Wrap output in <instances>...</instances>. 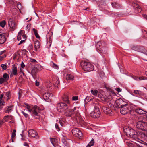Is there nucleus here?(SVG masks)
<instances>
[{
  "instance_id": "f257e3e1",
  "label": "nucleus",
  "mask_w": 147,
  "mask_h": 147,
  "mask_svg": "<svg viewBox=\"0 0 147 147\" xmlns=\"http://www.w3.org/2000/svg\"><path fill=\"white\" fill-rule=\"evenodd\" d=\"M80 110L79 107H75L71 109H69L65 112V115L69 117H76V120L78 121V119L79 120V122L83 123V121L81 120H80L81 118H80V114L79 111Z\"/></svg>"
},
{
  "instance_id": "423d86ee",
  "label": "nucleus",
  "mask_w": 147,
  "mask_h": 147,
  "mask_svg": "<svg viewBox=\"0 0 147 147\" xmlns=\"http://www.w3.org/2000/svg\"><path fill=\"white\" fill-rule=\"evenodd\" d=\"M68 106L66 103L64 102L59 103L57 104V109L58 111L61 112L65 110L68 109Z\"/></svg>"
},
{
  "instance_id": "4d7b16f0",
  "label": "nucleus",
  "mask_w": 147,
  "mask_h": 147,
  "mask_svg": "<svg viewBox=\"0 0 147 147\" xmlns=\"http://www.w3.org/2000/svg\"><path fill=\"white\" fill-rule=\"evenodd\" d=\"M63 142L64 144L66 146H67V142L65 141V140H63Z\"/></svg>"
},
{
  "instance_id": "79ce46f5",
  "label": "nucleus",
  "mask_w": 147,
  "mask_h": 147,
  "mask_svg": "<svg viewBox=\"0 0 147 147\" xmlns=\"http://www.w3.org/2000/svg\"><path fill=\"white\" fill-rule=\"evenodd\" d=\"M1 67L4 70H6L7 69V67L6 65L2 64L1 65Z\"/></svg>"
},
{
  "instance_id": "cd10ccee",
  "label": "nucleus",
  "mask_w": 147,
  "mask_h": 147,
  "mask_svg": "<svg viewBox=\"0 0 147 147\" xmlns=\"http://www.w3.org/2000/svg\"><path fill=\"white\" fill-rule=\"evenodd\" d=\"M53 84L56 87H58V85L60 84V82L59 80L57 79L56 80H54L53 82Z\"/></svg>"
},
{
  "instance_id": "7c9ffc66",
  "label": "nucleus",
  "mask_w": 147,
  "mask_h": 147,
  "mask_svg": "<svg viewBox=\"0 0 147 147\" xmlns=\"http://www.w3.org/2000/svg\"><path fill=\"white\" fill-rule=\"evenodd\" d=\"M51 66L53 68L57 69L59 68V67L58 66L55 64L53 62H51L50 63Z\"/></svg>"
},
{
  "instance_id": "412c9836",
  "label": "nucleus",
  "mask_w": 147,
  "mask_h": 147,
  "mask_svg": "<svg viewBox=\"0 0 147 147\" xmlns=\"http://www.w3.org/2000/svg\"><path fill=\"white\" fill-rule=\"evenodd\" d=\"M135 111L137 113L139 114H145L146 112L140 108H138L135 109Z\"/></svg>"
},
{
  "instance_id": "4c0bfd02",
  "label": "nucleus",
  "mask_w": 147,
  "mask_h": 147,
  "mask_svg": "<svg viewBox=\"0 0 147 147\" xmlns=\"http://www.w3.org/2000/svg\"><path fill=\"white\" fill-rule=\"evenodd\" d=\"M112 7L117 8L119 7L118 4L116 2L112 3L111 4Z\"/></svg>"
},
{
  "instance_id": "58836bf2",
  "label": "nucleus",
  "mask_w": 147,
  "mask_h": 147,
  "mask_svg": "<svg viewBox=\"0 0 147 147\" xmlns=\"http://www.w3.org/2000/svg\"><path fill=\"white\" fill-rule=\"evenodd\" d=\"M134 93L140 96L141 94V92L139 90H135L134 91Z\"/></svg>"
},
{
  "instance_id": "c756f323",
  "label": "nucleus",
  "mask_w": 147,
  "mask_h": 147,
  "mask_svg": "<svg viewBox=\"0 0 147 147\" xmlns=\"http://www.w3.org/2000/svg\"><path fill=\"white\" fill-rule=\"evenodd\" d=\"M126 144L128 147H133L135 144L134 142H126Z\"/></svg>"
},
{
  "instance_id": "7ed1b4c3",
  "label": "nucleus",
  "mask_w": 147,
  "mask_h": 147,
  "mask_svg": "<svg viewBox=\"0 0 147 147\" xmlns=\"http://www.w3.org/2000/svg\"><path fill=\"white\" fill-rule=\"evenodd\" d=\"M41 110V109L38 106L35 105L31 109H28V111L30 112H32V116H34L35 118L38 119L40 117L38 113Z\"/></svg>"
},
{
  "instance_id": "393cba45",
  "label": "nucleus",
  "mask_w": 147,
  "mask_h": 147,
  "mask_svg": "<svg viewBox=\"0 0 147 147\" xmlns=\"http://www.w3.org/2000/svg\"><path fill=\"white\" fill-rule=\"evenodd\" d=\"M38 69L36 67H34L32 69L31 71V74L32 76L35 75L37 72Z\"/></svg>"
},
{
  "instance_id": "b1692460",
  "label": "nucleus",
  "mask_w": 147,
  "mask_h": 147,
  "mask_svg": "<svg viewBox=\"0 0 147 147\" xmlns=\"http://www.w3.org/2000/svg\"><path fill=\"white\" fill-rule=\"evenodd\" d=\"M12 74L14 75H16L17 74V67L15 65H13L12 69Z\"/></svg>"
},
{
  "instance_id": "338daca9",
  "label": "nucleus",
  "mask_w": 147,
  "mask_h": 147,
  "mask_svg": "<svg viewBox=\"0 0 147 147\" xmlns=\"http://www.w3.org/2000/svg\"><path fill=\"white\" fill-rule=\"evenodd\" d=\"M3 96V94L1 95V96H0V99H1L0 102L1 101V102H2V98Z\"/></svg>"
},
{
  "instance_id": "a19ab883",
  "label": "nucleus",
  "mask_w": 147,
  "mask_h": 147,
  "mask_svg": "<svg viewBox=\"0 0 147 147\" xmlns=\"http://www.w3.org/2000/svg\"><path fill=\"white\" fill-rule=\"evenodd\" d=\"M136 79H135L137 80H143L145 79H147L145 78L144 77H141L139 78H136Z\"/></svg>"
},
{
  "instance_id": "bf43d9fd",
  "label": "nucleus",
  "mask_w": 147,
  "mask_h": 147,
  "mask_svg": "<svg viewBox=\"0 0 147 147\" xmlns=\"http://www.w3.org/2000/svg\"><path fill=\"white\" fill-rule=\"evenodd\" d=\"M116 90L118 92H119L121 91V89H120L119 88H116Z\"/></svg>"
},
{
  "instance_id": "a211bd4d",
  "label": "nucleus",
  "mask_w": 147,
  "mask_h": 147,
  "mask_svg": "<svg viewBox=\"0 0 147 147\" xmlns=\"http://www.w3.org/2000/svg\"><path fill=\"white\" fill-rule=\"evenodd\" d=\"M131 129V127H124L123 129V131L125 134L127 136L128 135H130V132Z\"/></svg>"
},
{
  "instance_id": "680f3d73",
  "label": "nucleus",
  "mask_w": 147,
  "mask_h": 147,
  "mask_svg": "<svg viewBox=\"0 0 147 147\" xmlns=\"http://www.w3.org/2000/svg\"><path fill=\"white\" fill-rule=\"evenodd\" d=\"M22 37H23V39H24V40H25L26 39V36L24 34L22 35Z\"/></svg>"
},
{
  "instance_id": "49530a36",
  "label": "nucleus",
  "mask_w": 147,
  "mask_h": 147,
  "mask_svg": "<svg viewBox=\"0 0 147 147\" xmlns=\"http://www.w3.org/2000/svg\"><path fill=\"white\" fill-rule=\"evenodd\" d=\"M55 127L57 131H59L60 130V129L59 127V125L57 124L56 123L55 124Z\"/></svg>"
},
{
  "instance_id": "f704fd0d",
  "label": "nucleus",
  "mask_w": 147,
  "mask_h": 147,
  "mask_svg": "<svg viewBox=\"0 0 147 147\" xmlns=\"http://www.w3.org/2000/svg\"><path fill=\"white\" fill-rule=\"evenodd\" d=\"M91 93L94 95L96 96L98 93V91L96 90H91Z\"/></svg>"
},
{
  "instance_id": "c03bdc74",
  "label": "nucleus",
  "mask_w": 147,
  "mask_h": 147,
  "mask_svg": "<svg viewBox=\"0 0 147 147\" xmlns=\"http://www.w3.org/2000/svg\"><path fill=\"white\" fill-rule=\"evenodd\" d=\"M6 82L3 77L0 78V84H2L4 82Z\"/></svg>"
},
{
  "instance_id": "a878e982",
  "label": "nucleus",
  "mask_w": 147,
  "mask_h": 147,
  "mask_svg": "<svg viewBox=\"0 0 147 147\" xmlns=\"http://www.w3.org/2000/svg\"><path fill=\"white\" fill-rule=\"evenodd\" d=\"M2 77L6 82L8 80L9 76L8 74H7L6 73H5L3 74Z\"/></svg>"
},
{
  "instance_id": "5701e85b",
  "label": "nucleus",
  "mask_w": 147,
  "mask_h": 147,
  "mask_svg": "<svg viewBox=\"0 0 147 147\" xmlns=\"http://www.w3.org/2000/svg\"><path fill=\"white\" fill-rule=\"evenodd\" d=\"M66 78L67 81L69 80H74V77L72 75L68 74L66 75Z\"/></svg>"
},
{
  "instance_id": "4468645a",
  "label": "nucleus",
  "mask_w": 147,
  "mask_h": 147,
  "mask_svg": "<svg viewBox=\"0 0 147 147\" xmlns=\"http://www.w3.org/2000/svg\"><path fill=\"white\" fill-rule=\"evenodd\" d=\"M52 95L49 92L45 93L43 94L44 99L47 102H49L51 99V97Z\"/></svg>"
},
{
  "instance_id": "8fccbe9b",
  "label": "nucleus",
  "mask_w": 147,
  "mask_h": 147,
  "mask_svg": "<svg viewBox=\"0 0 147 147\" xmlns=\"http://www.w3.org/2000/svg\"><path fill=\"white\" fill-rule=\"evenodd\" d=\"M143 33L144 34V37L145 38H147V32L146 31L144 30L143 32Z\"/></svg>"
},
{
  "instance_id": "f8f14e48",
  "label": "nucleus",
  "mask_w": 147,
  "mask_h": 147,
  "mask_svg": "<svg viewBox=\"0 0 147 147\" xmlns=\"http://www.w3.org/2000/svg\"><path fill=\"white\" fill-rule=\"evenodd\" d=\"M106 101L108 102V105L110 107L113 106L115 102V101L112 99V97L111 96H109L107 97Z\"/></svg>"
},
{
  "instance_id": "0eeeda50",
  "label": "nucleus",
  "mask_w": 147,
  "mask_h": 147,
  "mask_svg": "<svg viewBox=\"0 0 147 147\" xmlns=\"http://www.w3.org/2000/svg\"><path fill=\"white\" fill-rule=\"evenodd\" d=\"M136 126L139 129L147 131V123L145 122L141 121L138 122Z\"/></svg>"
},
{
  "instance_id": "f03ea898",
  "label": "nucleus",
  "mask_w": 147,
  "mask_h": 147,
  "mask_svg": "<svg viewBox=\"0 0 147 147\" xmlns=\"http://www.w3.org/2000/svg\"><path fill=\"white\" fill-rule=\"evenodd\" d=\"M82 68L85 71L90 72L94 70V67L90 63L85 61H82L81 63Z\"/></svg>"
},
{
  "instance_id": "a18cd8bd",
  "label": "nucleus",
  "mask_w": 147,
  "mask_h": 147,
  "mask_svg": "<svg viewBox=\"0 0 147 147\" xmlns=\"http://www.w3.org/2000/svg\"><path fill=\"white\" fill-rule=\"evenodd\" d=\"M100 42H98V44L96 45V49L97 50H100V51H101V49L100 48H98V46H99L100 45Z\"/></svg>"
},
{
  "instance_id": "6e6552de",
  "label": "nucleus",
  "mask_w": 147,
  "mask_h": 147,
  "mask_svg": "<svg viewBox=\"0 0 147 147\" xmlns=\"http://www.w3.org/2000/svg\"><path fill=\"white\" fill-rule=\"evenodd\" d=\"M132 49L134 50L141 52L147 55V50L143 47L139 46H134Z\"/></svg>"
},
{
  "instance_id": "5fc2aeb1",
  "label": "nucleus",
  "mask_w": 147,
  "mask_h": 147,
  "mask_svg": "<svg viewBox=\"0 0 147 147\" xmlns=\"http://www.w3.org/2000/svg\"><path fill=\"white\" fill-rule=\"evenodd\" d=\"M4 123L2 119L0 120V127Z\"/></svg>"
},
{
  "instance_id": "37998d69",
  "label": "nucleus",
  "mask_w": 147,
  "mask_h": 147,
  "mask_svg": "<svg viewBox=\"0 0 147 147\" xmlns=\"http://www.w3.org/2000/svg\"><path fill=\"white\" fill-rule=\"evenodd\" d=\"M22 113L26 118H29V115L27 114L23 111H22Z\"/></svg>"
},
{
  "instance_id": "6e6d98bb",
  "label": "nucleus",
  "mask_w": 147,
  "mask_h": 147,
  "mask_svg": "<svg viewBox=\"0 0 147 147\" xmlns=\"http://www.w3.org/2000/svg\"><path fill=\"white\" fill-rule=\"evenodd\" d=\"M47 46H49L50 47L51 45V43L50 42H47Z\"/></svg>"
},
{
  "instance_id": "20e7f679",
  "label": "nucleus",
  "mask_w": 147,
  "mask_h": 147,
  "mask_svg": "<svg viewBox=\"0 0 147 147\" xmlns=\"http://www.w3.org/2000/svg\"><path fill=\"white\" fill-rule=\"evenodd\" d=\"M100 114L99 108L97 106H95L93 111L90 113V116L92 118H97L100 117Z\"/></svg>"
},
{
  "instance_id": "39448f33",
  "label": "nucleus",
  "mask_w": 147,
  "mask_h": 147,
  "mask_svg": "<svg viewBox=\"0 0 147 147\" xmlns=\"http://www.w3.org/2000/svg\"><path fill=\"white\" fill-rule=\"evenodd\" d=\"M132 111V110L130 105L128 104L121 107L120 109V112L121 114L123 115L126 114L129 112L131 113Z\"/></svg>"
},
{
  "instance_id": "774afa93",
  "label": "nucleus",
  "mask_w": 147,
  "mask_h": 147,
  "mask_svg": "<svg viewBox=\"0 0 147 147\" xmlns=\"http://www.w3.org/2000/svg\"><path fill=\"white\" fill-rule=\"evenodd\" d=\"M26 105L27 106V107L28 110L31 109L30 107V106H29L28 104Z\"/></svg>"
},
{
  "instance_id": "2eb2a0df",
  "label": "nucleus",
  "mask_w": 147,
  "mask_h": 147,
  "mask_svg": "<svg viewBox=\"0 0 147 147\" xmlns=\"http://www.w3.org/2000/svg\"><path fill=\"white\" fill-rule=\"evenodd\" d=\"M132 6L133 7L134 9H135L136 13H139L141 12V8L137 4L134 3L132 4Z\"/></svg>"
},
{
  "instance_id": "dca6fc26",
  "label": "nucleus",
  "mask_w": 147,
  "mask_h": 147,
  "mask_svg": "<svg viewBox=\"0 0 147 147\" xmlns=\"http://www.w3.org/2000/svg\"><path fill=\"white\" fill-rule=\"evenodd\" d=\"M130 133V135H128V136H129L131 138H137L138 137L137 133L136 131H134L132 128L131 129Z\"/></svg>"
},
{
  "instance_id": "ea45409f",
  "label": "nucleus",
  "mask_w": 147,
  "mask_h": 147,
  "mask_svg": "<svg viewBox=\"0 0 147 147\" xmlns=\"http://www.w3.org/2000/svg\"><path fill=\"white\" fill-rule=\"evenodd\" d=\"M50 139L51 140V143L52 144V145L54 147H55V145L54 142L56 140L55 139L52 138H50Z\"/></svg>"
},
{
  "instance_id": "6ab92c4d",
  "label": "nucleus",
  "mask_w": 147,
  "mask_h": 147,
  "mask_svg": "<svg viewBox=\"0 0 147 147\" xmlns=\"http://www.w3.org/2000/svg\"><path fill=\"white\" fill-rule=\"evenodd\" d=\"M6 38L5 35L0 33V44H3Z\"/></svg>"
},
{
  "instance_id": "bb28decb",
  "label": "nucleus",
  "mask_w": 147,
  "mask_h": 147,
  "mask_svg": "<svg viewBox=\"0 0 147 147\" xmlns=\"http://www.w3.org/2000/svg\"><path fill=\"white\" fill-rule=\"evenodd\" d=\"M94 139L92 138L90 142L88 144L86 147H91L94 145Z\"/></svg>"
},
{
  "instance_id": "052dcab7",
  "label": "nucleus",
  "mask_w": 147,
  "mask_h": 147,
  "mask_svg": "<svg viewBox=\"0 0 147 147\" xmlns=\"http://www.w3.org/2000/svg\"><path fill=\"white\" fill-rule=\"evenodd\" d=\"M24 145L26 147H29L28 145V144L27 143H26V142L24 143Z\"/></svg>"
},
{
  "instance_id": "864d4df0",
  "label": "nucleus",
  "mask_w": 147,
  "mask_h": 147,
  "mask_svg": "<svg viewBox=\"0 0 147 147\" xmlns=\"http://www.w3.org/2000/svg\"><path fill=\"white\" fill-rule=\"evenodd\" d=\"M31 26V25L30 24H27L26 27H27V29L28 30H29L30 29Z\"/></svg>"
},
{
  "instance_id": "72a5a7b5",
  "label": "nucleus",
  "mask_w": 147,
  "mask_h": 147,
  "mask_svg": "<svg viewBox=\"0 0 147 147\" xmlns=\"http://www.w3.org/2000/svg\"><path fill=\"white\" fill-rule=\"evenodd\" d=\"M22 34V31L21 30L18 33V35L17 36V39L18 40H20L21 39V37Z\"/></svg>"
},
{
  "instance_id": "69168bd1",
  "label": "nucleus",
  "mask_w": 147,
  "mask_h": 147,
  "mask_svg": "<svg viewBox=\"0 0 147 147\" xmlns=\"http://www.w3.org/2000/svg\"><path fill=\"white\" fill-rule=\"evenodd\" d=\"M31 61L33 62V63H35L36 62V60L34 59H31Z\"/></svg>"
},
{
  "instance_id": "1a4fd4ad",
  "label": "nucleus",
  "mask_w": 147,
  "mask_h": 147,
  "mask_svg": "<svg viewBox=\"0 0 147 147\" xmlns=\"http://www.w3.org/2000/svg\"><path fill=\"white\" fill-rule=\"evenodd\" d=\"M72 132L73 134L79 138H81L82 136V133L78 128H75L72 130Z\"/></svg>"
},
{
  "instance_id": "603ef678",
  "label": "nucleus",
  "mask_w": 147,
  "mask_h": 147,
  "mask_svg": "<svg viewBox=\"0 0 147 147\" xmlns=\"http://www.w3.org/2000/svg\"><path fill=\"white\" fill-rule=\"evenodd\" d=\"M25 66V65L23 61H22L21 64V68H24Z\"/></svg>"
},
{
  "instance_id": "0e129e2a",
  "label": "nucleus",
  "mask_w": 147,
  "mask_h": 147,
  "mask_svg": "<svg viewBox=\"0 0 147 147\" xmlns=\"http://www.w3.org/2000/svg\"><path fill=\"white\" fill-rule=\"evenodd\" d=\"M25 41V40H21L20 41V43L18 44V45H20L22 44L24 41Z\"/></svg>"
},
{
  "instance_id": "de8ad7c7",
  "label": "nucleus",
  "mask_w": 147,
  "mask_h": 147,
  "mask_svg": "<svg viewBox=\"0 0 147 147\" xmlns=\"http://www.w3.org/2000/svg\"><path fill=\"white\" fill-rule=\"evenodd\" d=\"M6 56V55H4L2 56H0V61H2L4 58Z\"/></svg>"
},
{
  "instance_id": "c85d7f7f",
  "label": "nucleus",
  "mask_w": 147,
  "mask_h": 147,
  "mask_svg": "<svg viewBox=\"0 0 147 147\" xmlns=\"http://www.w3.org/2000/svg\"><path fill=\"white\" fill-rule=\"evenodd\" d=\"M33 30L36 38L38 39H40V37L37 32V30L35 28H33Z\"/></svg>"
},
{
  "instance_id": "3c124183",
  "label": "nucleus",
  "mask_w": 147,
  "mask_h": 147,
  "mask_svg": "<svg viewBox=\"0 0 147 147\" xmlns=\"http://www.w3.org/2000/svg\"><path fill=\"white\" fill-rule=\"evenodd\" d=\"M78 96H74L72 98V100H78Z\"/></svg>"
},
{
  "instance_id": "9b49d317",
  "label": "nucleus",
  "mask_w": 147,
  "mask_h": 147,
  "mask_svg": "<svg viewBox=\"0 0 147 147\" xmlns=\"http://www.w3.org/2000/svg\"><path fill=\"white\" fill-rule=\"evenodd\" d=\"M28 136L35 138L37 139L39 138V136L36 131L33 129H30L28 131Z\"/></svg>"
},
{
  "instance_id": "09e8293b",
  "label": "nucleus",
  "mask_w": 147,
  "mask_h": 147,
  "mask_svg": "<svg viewBox=\"0 0 147 147\" xmlns=\"http://www.w3.org/2000/svg\"><path fill=\"white\" fill-rule=\"evenodd\" d=\"M4 105L3 102H0V110H2L3 108L2 106Z\"/></svg>"
},
{
  "instance_id": "4be33fe9",
  "label": "nucleus",
  "mask_w": 147,
  "mask_h": 147,
  "mask_svg": "<svg viewBox=\"0 0 147 147\" xmlns=\"http://www.w3.org/2000/svg\"><path fill=\"white\" fill-rule=\"evenodd\" d=\"M13 106H9L7 107L5 109V112L6 113H11L13 110Z\"/></svg>"
},
{
  "instance_id": "e2e57ef3",
  "label": "nucleus",
  "mask_w": 147,
  "mask_h": 147,
  "mask_svg": "<svg viewBox=\"0 0 147 147\" xmlns=\"http://www.w3.org/2000/svg\"><path fill=\"white\" fill-rule=\"evenodd\" d=\"M36 85L37 86H39V82H38L37 81H36Z\"/></svg>"
},
{
  "instance_id": "ddd939ff",
  "label": "nucleus",
  "mask_w": 147,
  "mask_h": 147,
  "mask_svg": "<svg viewBox=\"0 0 147 147\" xmlns=\"http://www.w3.org/2000/svg\"><path fill=\"white\" fill-rule=\"evenodd\" d=\"M8 24L9 26H10L13 30L15 29L16 25L15 24L14 20L13 18H10L9 19Z\"/></svg>"
},
{
  "instance_id": "2f4dec72",
  "label": "nucleus",
  "mask_w": 147,
  "mask_h": 147,
  "mask_svg": "<svg viewBox=\"0 0 147 147\" xmlns=\"http://www.w3.org/2000/svg\"><path fill=\"white\" fill-rule=\"evenodd\" d=\"M63 100L69 104V102L68 100V96L67 95H65L63 98Z\"/></svg>"
},
{
  "instance_id": "f3484780",
  "label": "nucleus",
  "mask_w": 147,
  "mask_h": 147,
  "mask_svg": "<svg viewBox=\"0 0 147 147\" xmlns=\"http://www.w3.org/2000/svg\"><path fill=\"white\" fill-rule=\"evenodd\" d=\"M102 109L104 112L106 114L110 115L111 112L110 109L105 106H103L102 107Z\"/></svg>"
},
{
  "instance_id": "e433bc0d",
  "label": "nucleus",
  "mask_w": 147,
  "mask_h": 147,
  "mask_svg": "<svg viewBox=\"0 0 147 147\" xmlns=\"http://www.w3.org/2000/svg\"><path fill=\"white\" fill-rule=\"evenodd\" d=\"M16 130L15 129L13 130V131L11 134V138L12 139V141L14 139L16 136Z\"/></svg>"
},
{
  "instance_id": "13d9d810",
  "label": "nucleus",
  "mask_w": 147,
  "mask_h": 147,
  "mask_svg": "<svg viewBox=\"0 0 147 147\" xmlns=\"http://www.w3.org/2000/svg\"><path fill=\"white\" fill-rule=\"evenodd\" d=\"M63 142L64 144L66 146H67V142L65 141V140H63Z\"/></svg>"
},
{
  "instance_id": "9d476101",
  "label": "nucleus",
  "mask_w": 147,
  "mask_h": 147,
  "mask_svg": "<svg viewBox=\"0 0 147 147\" xmlns=\"http://www.w3.org/2000/svg\"><path fill=\"white\" fill-rule=\"evenodd\" d=\"M116 104L117 105V107L118 108H121L127 104L126 102L123 101L121 98L119 99L116 101Z\"/></svg>"
},
{
  "instance_id": "aec40b11",
  "label": "nucleus",
  "mask_w": 147,
  "mask_h": 147,
  "mask_svg": "<svg viewBox=\"0 0 147 147\" xmlns=\"http://www.w3.org/2000/svg\"><path fill=\"white\" fill-rule=\"evenodd\" d=\"M34 47L35 50L36 51L39 48L40 44L39 41L38 40L35 41L34 43Z\"/></svg>"
},
{
  "instance_id": "c9c22d12",
  "label": "nucleus",
  "mask_w": 147,
  "mask_h": 147,
  "mask_svg": "<svg viewBox=\"0 0 147 147\" xmlns=\"http://www.w3.org/2000/svg\"><path fill=\"white\" fill-rule=\"evenodd\" d=\"M11 117V116L6 115L4 117L3 119L5 121L7 122Z\"/></svg>"
},
{
  "instance_id": "473e14b6",
  "label": "nucleus",
  "mask_w": 147,
  "mask_h": 147,
  "mask_svg": "<svg viewBox=\"0 0 147 147\" xmlns=\"http://www.w3.org/2000/svg\"><path fill=\"white\" fill-rule=\"evenodd\" d=\"M6 23L5 21L3 20L0 22V26L1 27L4 28L5 26Z\"/></svg>"
}]
</instances>
